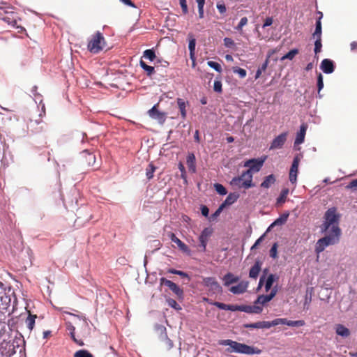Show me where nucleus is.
Listing matches in <instances>:
<instances>
[{"instance_id": "obj_41", "label": "nucleus", "mask_w": 357, "mask_h": 357, "mask_svg": "<svg viewBox=\"0 0 357 357\" xmlns=\"http://www.w3.org/2000/svg\"><path fill=\"white\" fill-rule=\"evenodd\" d=\"M298 54V49H293L290 50L288 53H287L285 55H284L281 60H285V59H289L291 60L294 58V56Z\"/></svg>"}, {"instance_id": "obj_6", "label": "nucleus", "mask_w": 357, "mask_h": 357, "mask_svg": "<svg viewBox=\"0 0 357 357\" xmlns=\"http://www.w3.org/2000/svg\"><path fill=\"white\" fill-rule=\"evenodd\" d=\"M230 185L238 188H243L245 189H249L255 186L252 177L245 174V172H243L241 176L233 178L230 181Z\"/></svg>"}, {"instance_id": "obj_25", "label": "nucleus", "mask_w": 357, "mask_h": 357, "mask_svg": "<svg viewBox=\"0 0 357 357\" xmlns=\"http://www.w3.org/2000/svg\"><path fill=\"white\" fill-rule=\"evenodd\" d=\"M261 268V262L259 260L256 261L255 264L251 267L249 272V277L257 279Z\"/></svg>"}, {"instance_id": "obj_28", "label": "nucleus", "mask_w": 357, "mask_h": 357, "mask_svg": "<svg viewBox=\"0 0 357 357\" xmlns=\"http://www.w3.org/2000/svg\"><path fill=\"white\" fill-rule=\"evenodd\" d=\"M335 329L337 335L341 337H347L350 335V331L349 330V328H347L342 324H336Z\"/></svg>"}, {"instance_id": "obj_63", "label": "nucleus", "mask_w": 357, "mask_h": 357, "mask_svg": "<svg viewBox=\"0 0 357 357\" xmlns=\"http://www.w3.org/2000/svg\"><path fill=\"white\" fill-rule=\"evenodd\" d=\"M224 206H222L220 204V206H219V208L216 210V211L212 215V218H215L217 216H218L220 213L222 212V211L224 209Z\"/></svg>"}, {"instance_id": "obj_46", "label": "nucleus", "mask_w": 357, "mask_h": 357, "mask_svg": "<svg viewBox=\"0 0 357 357\" xmlns=\"http://www.w3.org/2000/svg\"><path fill=\"white\" fill-rule=\"evenodd\" d=\"M167 303L169 306H170L171 307H172L176 310H181V307L180 306V305L178 304V303L173 298L167 299Z\"/></svg>"}, {"instance_id": "obj_60", "label": "nucleus", "mask_w": 357, "mask_h": 357, "mask_svg": "<svg viewBox=\"0 0 357 357\" xmlns=\"http://www.w3.org/2000/svg\"><path fill=\"white\" fill-rule=\"evenodd\" d=\"M178 169L181 172V177L183 178H186V172H185V169L182 162L178 163Z\"/></svg>"}, {"instance_id": "obj_39", "label": "nucleus", "mask_w": 357, "mask_h": 357, "mask_svg": "<svg viewBox=\"0 0 357 357\" xmlns=\"http://www.w3.org/2000/svg\"><path fill=\"white\" fill-rule=\"evenodd\" d=\"M275 281V275H273V274H270L266 280V283H265V290L266 291H268L271 289V287Z\"/></svg>"}, {"instance_id": "obj_57", "label": "nucleus", "mask_w": 357, "mask_h": 357, "mask_svg": "<svg viewBox=\"0 0 357 357\" xmlns=\"http://www.w3.org/2000/svg\"><path fill=\"white\" fill-rule=\"evenodd\" d=\"M224 45L227 47H232L234 45V42L231 38H225L224 39Z\"/></svg>"}, {"instance_id": "obj_12", "label": "nucleus", "mask_w": 357, "mask_h": 357, "mask_svg": "<svg viewBox=\"0 0 357 357\" xmlns=\"http://www.w3.org/2000/svg\"><path fill=\"white\" fill-rule=\"evenodd\" d=\"M158 103L149 109L148 114L151 118L157 120L160 123L162 124L166 120V114L158 111Z\"/></svg>"}, {"instance_id": "obj_34", "label": "nucleus", "mask_w": 357, "mask_h": 357, "mask_svg": "<svg viewBox=\"0 0 357 357\" xmlns=\"http://www.w3.org/2000/svg\"><path fill=\"white\" fill-rule=\"evenodd\" d=\"M278 51V50L273 49V50H271L268 52L267 56H266V59L264 63L259 68V69L260 70H261L262 72L266 71L267 66L268 65L269 59H270L271 56L273 54H274L275 53H276Z\"/></svg>"}, {"instance_id": "obj_5", "label": "nucleus", "mask_w": 357, "mask_h": 357, "mask_svg": "<svg viewBox=\"0 0 357 357\" xmlns=\"http://www.w3.org/2000/svg\"><path fill=\"white\" fill-rule=\"evenodd\" d=\"M337 210L335 207L328 208L324 215L325 220L322 225L321 231H327L333 227L337 225L340 219V215L336 213Z\"/></svg>"}, {"instance_id": "obj_21", "label": "nucleus", "mask_w": 357, "mask_h": 357, "mask_svg": "<svg viewBox=\"0 0 357 357\" xmlns=\"http://www.w3.org/2000/svg\"><path fill=\"white\" fill-rule=\"evenodd\" d=\"M249 282L248 281H241L237 285L230 288V291L234 294H241L246 291Z\"/></svg>"}, {"instance_id": "obj_38", "label": "nucleus", "mask_w": 357, "mask_h": 357, "mask_svg": "<svg viewBox=\"0 0 357 357\" xmlns=\"http://www.w3.org/2000/svg\"><path fill=\"white\" fill-rule=\"evenodd\" d=\"M143 56L149 59L150 61H154L156 58L155 52L152 49L146 50L144 52Z\"/></svg>"}, {"instance_id": "obj_26", "label": "nucleus", "mask_w": 357, "mask_h": 357, "mask_svg": "<svg viewBox=\"0 0 357 357\" xmlns=\"http://www.w3.org/2000/svg\"><path fill=\"white\" fill-rule=\"evenodd\" d=\"M176 102L181 112V118L185 119L187 116L186 105H188V102L178 98L176 99Z\"/></svg>"}, {"instance_id": "obj_4", "label": "nucleus", "mask_w": 357, "mask_h": 357, "mask_svg": "<svg viewBox=\"0 0 357 357\" xmlns=\"http://www.w3.org/2000/svg\"><path fill=\"white\" fill-rule=\"evenodd\" d=\"M105 46V37L100 31H98L89 39L87 49L91 53L98 54Z\"/></svg>"}, {"instance_id": "obj_55", "label": "nucleus", "mask_w": 357, "mask_h": 357, "mask_svg": "<svg viewBox=\"0 0 357 357\" xmlns=\"http://www.w3.org/2000/svg\"><path fill=\"white\" fill-rule=\"evenodd\" d=\"M321 47H322L321 41H319V40H318V41L314 42V50L315 54H317L318 53H319L321 51Z\"/></svg>"}, {"instance_id": "obj_7", "label": "nucleus", "mask_w": 357, "mask_h": 357, "mask_svg": "<svg viewBox=\"0 0 357 357\" xmlns=\"http://www.w3.org/2000/svg\"><path fill=\"white\" fill-rule=\"evenodd\" d=\"M266 159V156L259 158H252L244 162L243 167H249L245 172V174H248L252 178V174L258 172L261 170L264 163Z\"/></svg>"}, {"instance_id": "obj_11", "label": "nucleus", "mask_w": 357, "mask_h": 357, "mask_svg": "<svg viewBox=\"0 0 357 357\" xmlns=\"http://www.w3.org/2000/svg\"><path fill=\"white\" fill-rule=\"evenodd\" d=\"M160 283L168 287L169 289L172 290L178 296V298H183V291L176 283L164 278L160 279Z\"/></svg>"}, {"instance_id": "obj_52", "label": "nucleus", "mask_w": 357, "mask_h": 357, "mask_svg": "<svg viewBox=\"0 0 357 357\" xmlns=\"http://www.w3.org/2000/svg\"><path fill=\"white\" fill-rule=\"evenodd\" d=\"M213 90L218 93H222V82L220 80H215L213 84Z\"/></svg>"}, {"instance_id": "obj_31", "label": "nucleus", "mask_w": 357, "mask_h": 357, "mask_svg": "<svg viewBox=\"0 0 357 357\" xmlns=\"http://www.w3.org/2000/svg\"><path fill=\"white\" fill-rule=\"evenodd\" d=\"M212 305L216 306L219 309L230 311H236V305H227L220 302L211 303Z\"/></svg>"}, {"instance_id": "obj_20", "label": "nucleus", "mask_w": 357, "mask_h": 357, "mask_svg": "<svg viewBox=\"0 0 357 357\" xmlns=\"http://www.w3.org/2000/svg\"><path fill=\"white\" fill-rule=\"evenodd\" d=\"M307 126L305 123H303L300 126V130L297 132L296 137L294 141V146L302 144L305 140V136Z\"/></svg>"}, {"instance_id": "obj_29", "label": "nucleus", "mask_w": 357, "mask_h": 357, "mask_svg": "<svg viewBox=\"0 0 357 357\" xmlns=\"http://www.w3.org/2000/svg\"><path fill=\"white\" fill-rule=\"evenodd\" d=\"M276 181L275 176L273 174H270L266 176L261 183L260 186L262 188L268 189Z\"/></svg>"}, {"instance_id": "obj_24", "label": "nucleus", "mask_w": 357, "mask_h": 357, "mask_svg": "<svg viewBox=\"0 0 357 357\" xmlns=\"http://www.w3.org/2000/svg\"><path fill=\"white\" fill-rule=\"evenodd\" d=\"M66 330L68 331H69V334H70L71 338L73 339V340L76 344H77L78 345L83 346L84 344V342L82 340H77L75 337V326L70 322H69V321L66 323Z\"/></svg>"}, {"instance_id": "obj_10", "label": "nucleus", "mask_w": 357, "mask_h": 357, "mask_svg": "<svg viewBox=\"0 0 357 357\" xmlns=\"http://www.w3.org/2000/svg\"><path fill=\"white\" fill-rule=\"evenodd\" d=\"M272 324H274V326L279 324H284L291 327H300L303 326L305 322L304 320L291 321L285 318H278L273 320Z\"/></svg>"}, {"instance_id": "obj_42", "label": "nucleus", "mask_w": 357, "mask_h": 357, "mask_svg": "<svg viewBox=\"0 0 357 357\" xmlns=\"http://www.w3.org/2000/svg\"><path fill=\"white\" fill-rule=\"evenodd\" d=\"M175 243L178 245V248L183 252H190V249L187 245H185L183 241H181L179 238H178Z\"/></svg>"}, {"instance_id": "obj_58", "label": "nucleus", "mask_w": 357, "mask_h": 357, "mask_svg": "<svg viewBox=\"0 0 357 357\" xmlns=\"http://www.w3.org/2000/svg\"><path fill=\"white\" fill-rule=\"evenodd\" d=\"M265 236V234L261 236L254 243V245L251 247V250H253L257 248L258 245L262 242Z\"/></svg>"}, {"instance_id": "obj_35", "label": "nucleus", "mask_w": 357, "mask_h": 357, "mask_svg": "<svg viewBox=\"0 0 357 357\" xmlns=\"http://www.w3.org/2000/svg\"><path fill=\"white\" fill-rule=\"evenodd\" d=\"M189 37H190V39H189L188 49L190 51V57L193 58V56L195 55V51L196 40L190 34L189 35Z\"/></svg>"}, {"instance_id": "obj_36", "label": "nucleus", "mask_w": 357, "mask_h": 357, "mask_svg": "<svg viewBox=\"0 0 357 357\" xmlns=\"http://www.w3.org/2000/svg\"><path fill=\"white\" fill-rule=\"evenodd\" d=\"M139 64L142 69L146 72L148 76H151L155 73L154 67L146 64L142 60L140 61Z\"/></svg>"}, {"instance_id": "obj_33", "label": "nucleus", "mask_w": 357, "mask_h": 357, "mask_svg": "<svg viewBox=\"0 0 357 357\" xmlns=\"http://www.w3.org/2000/svg\"><path fill=\"white\" fill-rule=\"evenodd\" d=\"M288 194H289V189H287V188L282 189L279 197L277 198L276 204L278 206H281L282 204H283L287 200Z\"/></svg>"}, {"instance_id": "obj_9", "label": "nucleus", "mask_w": 357, "mask_h": 357, "mask_svg": "<svg viewBox=\"0 0 357 357\" xmlns=\"http://www.w3.org/2000/svg\"><path fill=\"white\" fill-rule=\"evenodd\" d=\"M0 19L13 27L17 26V14L15 12H0Z\"/></svg>"}, {"instance_id": "obj_54", "label": "nucleus", "mask_w": 357, "mask_h": 357, "mask_svg": "<svg viewBox=\"0 0 357 357\" xmlns=\"http://www.w3.org/2000/svg\"><path fill=\"white\" fill-rule=\"evenodd\" d=\"M287 217H288V214L283 217L278 218L273 224H271V227H272L276 225H282L283 223H284L286 222Z\"/></svg>"}, {"instance_id": "obj_23", "label": "nucleus", "mask_w": 357, "mask_h": 357, "mask_svg": "<svg viewBox=\"0 0 357 357\" xmlns=\"http://www.w3.org/2000/svg\"><path fill=\"white\" fill-rule=\"evenodd\" d=\"M186 164L190 172H196V158L193 153H189L188 154L186 158Z\"/></svg>"}, {"instance_id": "obj_47", "label": "nucleus", "mask_w": 357, "mask_h": 357, "mask_svg": "<svg viewBox=\"0 0 357 357\" xmlns=\"http://www.w3.org/2000/svg\"><path fill=\"white\" fill-rule=\"evenodd\" d=\"M347 190H351L352 192L357 191V178L350 181L346 186Z\"/></svg>"}, {"instance_id": "obj_27", "label": "nucleus", "mask_w": 357, "mask_h": 357, "mask_svg": "<svg viewBox=\"0 0 357 357\" xmlns=\"http://www.w3.org/2000/svg\"><path fill=\"white\" fill-rule=\"evenodd\" d=\"M225 286H229L233 283H236L239 281V278L238 276H235L231 273H227L225 274L222 278Z\"/></svg>"}, {"instance_id": "obj_56", "label": "nucleus", "mask_w": 357, "mask_h": 357, "mask_svg": "<svg viewBox=\"0 0 357 357\" xmlns=\"http://www.w3.org/2000/svg\"><path fill=\"white\" fill-rule=\"evenodd\" d=\"M179 1L183 13L184 14H187L188 12V9L186 0H179Z\"/></svg>"}, {"instance_id": "obj_45", "label": "nucleus", "mask_w": 357, "mask_h": 357, "mask_svg": "<svg viewBox=\"0 0 357 357\" xmlns=\"http://www.w3.org/2000/svg\"><path fill=\"white\" fill-rule=\"evenodd\" d=\"M216 192L220 195H225L227 193L226 188L220 183H215L214 185Z\"/></svg>"}, {"instance_id": "obj_40", "label": "nucleus", "mask_w": 357, "mask_h": 357, "mask_svg": "<svg viewBox=\"0 0 357 357\" xmlns=\"http://www.w3.org/2000/svg\"><path fill=\"white\" fill-rule=\"evenodd\" d=\"M155 169H156L155 167L152 163H150L148 165V167L146 169V175L148 180H150L153 177V173H154Z\"/></svg>"}, {"instance_id": "obj_44", "label": "nucleus", "mask_w": 357, "mask_h": 357, "mask_svg": "<svg viewBox=\"0 0 357 357\" xmlns=\"http://www.w3.org/2000/svg\"><path fill=\"white\" fill-rule=\"evenodd\" d=\"M236 308H237L236 311H241L247 313H252V306L236 305Z\"/></svg>"}, {"instance_id": "obj_30", "label": "nucleus", "mask_w": 357, "mask_h": 357, "mask_svg": "<svg viewBox=\"0 0 357 357\" xmlns=\"http://www.w3.org/2000/svg\"><path fill=\"white\" fill-rule=\"evenodd\" d=\"M238 197L239 195L238 193H229L226 199L221 204V205L224 206V208L227 206H230L236 202Z\"/></svg>"}, {"instance_id": "obj_16", "label": "nucleus", "mask_w": 357, "mask_h": 357, "mask_svg": "<svg viewBox=\"0 0 357 357\" xmlns=\"http://www.w3.org/2000/svg\"><path fill=\"white\" fill-rule=\"evenodd\" d=\"M157 330L160 333V340L165 343L167 349H171L173 347V342L167 336L166 328L163 326H158Z\"/></svg>"}, {"instance_id": "obj_59", "label": "nucleus", "mask_w": 357, "mask_h": 357, "mask_svg": "<svg viewBox=\"0 0 357 357\" xmlns=\"http://www.w3.org/2000/svg\"><path fill=\"white\" fill-rule=\"evenodd\" d=\"M216 6H217L218 11L221 14H223L227 11L226 6L224 3H217Z\"/></svg>"}, {"instance_id": "obj_1", "label": "nucleus", "mask_w": 357, "mask_h": 357, "mask_svg": "<svg viewBox=\"0 0 357 357\" xmlns=\"http://www.w3.org/2000/svg\"><path fill=\"white\" fill-rule=\"evenodd\" d=\"M326 232L328 234L319 239L316 243L315 252L317 254L322 252L327 246L337 244L340 241L341 229L337 225H333Z\"/></svg>"}, {"instance_id": "obj_19", "label": "nucleus", "mask_w": 357, "mask_h": 357, "mask_svg": "<svg viewBox=\"0 0 357 357\" xmlns=\"http://www.w3.org/2000/svg\"><path fill=\"white\" fill-rule=\"evenodd\" d=\"M245 328H269L272 326H274V324H272V321H258L252 324H245L243 325Z\"/></svg>"}, {"instance_id": "obj_8", "label": "nucleus", "mask_w": 357, "mask_h": 357, "mask_svg": "<svg viewBox=\"0 0 357 357\" xmlns=\"http://www.w3.org/2000/svg\"><path fill=\"white\" fill-rule=\"evenodd\" d=\"M202 283L207 288L209 295L219 294L222 291V287L213 277L203 278Z\"/></svg>"}, {"instance_id": "obj_18", "label": "nucleus", "mask_w": 357, "mask_h": 357, "mask_svg": "<svg viewBox=\"0 0 357 357\" xmlns=\"http://www.w3.org/2000/svg\"><path fill=\"white\" fill-rule=\"evenodd\" d=\"M320 68L324 73L331 74L335 70L334 63L329 59H324L321 63Z\"/></svg>"}, {"instance_id": "obj_64", "label": "nucleus", "mask_w": 357, "mask_h": 357, "mask_svg": "<svg viewBox=\"0 0 357 357\" xmlns=\"http://www.w3.org/2000/svg\"><path fill=\"white\" fill-rule=\"evenodd\" d=\"M272 24H273V19H272V17H267L265 20V21H264V23L263 24V27L264 28V27L271 26Z\"/></svg>"}, {"instance_id": "obj_17", "label": "nucleus", "mask_w": 357, "mask_h": 357, "mask_svg": "<svg viewBox=\"0 0 357 357\" xmlns=\"http://www.w3.org/2000/svg\"><path fill=\"white\" fill-rule=\"evenodd\" d=\"M276 287L271 289V293L268 295H259L255 302V304L265 305L266 303L271 301L276 295Z\"/></svg>"}, {"instance_id": "obj_62", "label": "nucleus", "mask_w": 357, "mask_h": 357, "mask_svg": "<svg viewBox=\"0 0 357 357\" xmlns=\"http://www.w3.org/2000/svg\"><path fill=\"white\" fill-rule=\"evenodd\" d=\"M201 212L204 216L207 217L209 213V209L206 206H202L201 208Z\"/></svg>"}, {"instance_id": "obj_37", "label": "nucleus", "mask_w": 357, "mask_h": 357, "mask_svg": "<svg viewBox=\"0 0 357 357\" xmlns=\"http://www.w3.org/2000/svg\"><path fill=\"white\" fill-rule=\"evenodd\" d=\"M319 13L320 14V16L317 19V22H316V27H315V30H314V32L313 33L312 35H321V20L323 17V14L321 12H319Z\"/></svg>"}, {"instance_id": "obj_53", "label": "nucleus", "mask_w": 357, "mask_h": 357, "mask_svg": "<svg viewBox=\"0 0 357 357\" xmlns=\"http://www.w3.org/2000/svg\"><path fill=\"white\" fill-rule=\"evenodd\" d=\"M317 88L318 93H319L320 91L324 88L323 76L321 73H319L317 76Z\"/></svg>"}, {"instance_id": "obj_51", "label": "nucleus", "mask_w": 357, "mask_h": 357, "mask_svg": "<svg viewBox=\"0 0 357 357\" xmlns=\"http://www.w3.org/2000/svg\"><path fill=\"white\" fill-rule=\"evenodd\" d=\"M248 18L246 17H243L241 19L240 22L236 27V29L238 31H241L243 27L248 24Z\"/></svg>"}, {"instance_id": "obj_22", "label": "nucleus", "mask_w": 357, "mask_h": 357, "mask_svg": "<svg viewBox=\"0 0 357 357\" xmlns=\"http://www.w3.org/2000/svg\"><path fill=\"white\" fill-rule=\"evenodd\" d=\"M83 162L88 167L93 166L96 162V155L87 150L82 152Z\"/></svg>"}, {"instance_id": "obj_14", "label": "nucleus", "mask_w": 357, "mask_h": 357, "mask_svg": "<svg viewBox=\"0 0 357 357\" xmlns=\"http://www.w3.org/2000/svg\"><path fill=\"white\" fill-rule=\"evenodd\" d=\"M211 234V231L208 228H205L201 233L199 240V245L200 251L205 252L206 249L207 242L208 241V238Z\"/></svg>"}, {"instance_id": "obj_3", "label": "nucleus", "mask_w": 357, "mask_h": 357, "mask_svg": "<svg viewBox=\"0 0 357 357\" xmlns=\"http://www.w3.org/2000/svg\"><path fill=\"white\" fill-rule=\"evenodd\" d=\"M218 344L220 345L229 346V347L226 349L228 353L235 352L248 355L260 354L261 353V350L258 348L253 347L245 344L239 343L229 339L220 340Z\"/></svg>"}, {"instance_id": "obj_48", "label": "nucleus", "mask_w": 357, "mask_h": 357, "mask_svg": "<svg viewBox=\"0 0 357 357\" xmlns=\"http://www.w3.org/2000/svg\"><path fill=\"white\" fill-rule=\"evenodd\" d=\"M207 64H208V66H210L211 68H213L217 72H218V73H221L222 72V67H221V66L218 63L210 61L207 62Z\"/></svg>"}, {"instance_id": "obj_49", "label": "nucleus", "mask_w": 357, "mask_h": 357, "mask_svg": "<svg viewBox=\"0 0 357 357\" xmlns=\"http://www.w3.org/2000/svg\"><path fill=\"white\" fill-rule=\"evenodd\" d=\"M278 243H275L270 250V257L276 259L278 257Z\"/></svg>"}, {"instance_id": "obj_15", "label": "nucleus", "mask_w": 357, "mask_h": 357, "mask_svg": "<svg viewBox=\"0 0 357 357\" xmlns=\"http://www.w3.org/2000/svg\"><path fill=\"white\" fill-rule=\"evenodd\" d=\"M287 132H283L277 136L271 142L270 149H281L287 141Z\"/></svg>"}, {"instance_id": "obj_43", "label": "nucleus", "mask_w": 357, "mask_h": 357, "mask_svg": "<svg viewBox=\"0 0 357 357\" xmlns=\"http://www.w3.org/2000/svg\"><path fill=\"white\" fill-rule=\"evenodd\" d=\"M74 357H93L87 350H79L74 354Z\"/></svg>"}, {"instance_id": "obj_50", "label": "nucleus", "mask_w": 357, "mask_h": 357, "mask_svg": "<svg viewBox=\"0 0 357 357\" xmlns=\"http://www.w3.org/2000/svg\"><path fill=\"white\" fill-rule=\"evenodd\" d=\"M233 72L234 73L238 74L241 78H244L247 75L246 70L245 69L238 67L233 68Z\"/></svg>"}, {"instance_id": "obj_13", "label": "nucleus", "mask_w": 357, "mask_h": 357, "mask_svg": "<svg viewBox=\"0 0 357 357\" xmlns=\"http://www.w3.org/2000/svg\"><path fill=\"white\" fill-rule=\"evenodd\" d=\"M300 158L298 155L294 157L291 167L289 171V181L291 183H295L297 180V174L298 171V165Z\"/></svg>"}, {"instance_id": "obj_61", "label": "nucleus", "mask_w": 357, "mask_h": 357, "mask_svg": "<svg viewBox=\"0 0 357 357\" xmlns=\"http://www.w3.org/2000/svg\"><path fill=\"white\" fill-rule=\"evenodd\" d=\"M262 310H263V308L261 306H258L256 305L252 306V313L260 314L262 312Z\"/></svg>"}, {"instance_id": "obj_32", "label": "nucleus", "mask_w": 357, "mask_h": 357, "mask_svg": "<svg viewBox=\"0 0 357 357\" xmlns=\"http://www.w3.org/2000/svg\"><path fill=\"white\" fill-rule=\"evenodd\" d=\"M29 316L25 320L26 325L27 328L32 331L35 326V320L37 318V316L36 314H31L30 311H28Z\"/></svg>"}, {"instance_id": "obj_2", "label": "nucleus", "mask_w": 357, "mask_h": 357, "mask_svg": "<svg viewBox=\"0 0 357 357\" xmlns=\"http://www.w3.org/2000/svg\"><path fill=\"white\" fill-rule=\"evenodd\" d=\"M326 232L328 234L319 239L316 243L315 252L317 254L322 252L327 246L337 244L340 241L341 229L337 225H333Z\"/></svg>"}]
</instances>
